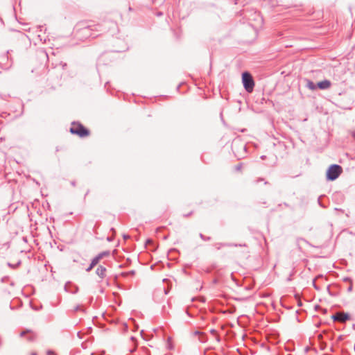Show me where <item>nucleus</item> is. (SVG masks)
I'll list each match as a JSON object with an SVG mask.
<instances>
[{
	"label": "nucleus",
	"mask_w": 355,
	"mask_h": 355,
	"mask_svg": "<svg viewBox=\"0 0 355 355\" xmlns=\"http://www.w3.org/2000/svg\"><path fill=\"white\" fill-rule=\"evenodd\" d=\"M242 83L244 89H253L254 86V81L252 75L247 71L242 73Z\"/></svg>",
	"instance_id": "4"
},
{
	"label": "nucleus",
	"mask_w": 355,
	"mask_h": 355,
	"mask_svg": "<svg viewBox=\"0 0 355 355\" xmlns=\"http://www.w3.org/2000/svg\"><path fill=\"white\" fill-rule=\"evenodd\" d=\"M331 82L328 80L320 81L317 83V86L319 89H327L331 87Z\"/></svg>",
	"instance_id": "7"
},
{
	"label": "nucleus",
	"mask_w": 355,
	"mask_h": 355,
	"mask_svg": "<svg viewBox=\"0 0 355 355\" xmlns=\"http://www.w3.org/2000/svg\"><path fill=\"white\" fill-rule=\"evenodd\" d=\"M97 275L103 278L106 274V269L103 266H99L96 270Z\"/></svg>",
	"instance_id": "9"
},
{
	"label": "nucleus",
	"mask_w": 355,
	"mask_h": 355,
	"mask_svg": "<svg viewBox=\"0 0 355 355\" xmlns=\"http://www.w3.org/2000/svg\"><path fill=\"white\" fill-rule=\"evenodd\" d=\"M70 132L80 137H85L89 135V130L78 122H73L71 125Z\"/></svg>",
	"instance_id": "2"
},
{
	"label": "nucleus",
	"mask_w": 355,
	"mask_h": 355,
	"mask_svg": "<svg viewBox=\"0 0 355 355\" xmlns=\"http://www.w3.org/2000/svg\"><path fill=\"white\" fill-rule=\"evenodd\" d=\"M31 355H37V354L35 352H33V353H31Z\"/></svg>",
	"instance_id": "12"
},
{
	"label": "nucleus",
	"mask_w": 355,
	"mask_h": 355,
	"mask_svg": "<svg viewBox=\"0 0 355 355\" xmlns=\"http://www.w3.org/2000/svg\"><path fill=\"white\" fill-rule=\"evenodd\" d=\"M211 332L212 334H215V333H216V331H215V330H211Z\"/></svg>",
	"instance_id": "11"
},
{
	"label": "nucleus",
	"mask_w": 355,
	"mask_h": 355,
	"mask_svg": "<svg viewBox=\"0 0 355 355\" xmlns=\"http://www.w3.org/2000/svg\"><path fill=\"white\" fill-rule=\"evenodd\" d=\"M303 82L304 83V86L306 87L308 89H316V85L313 81L304 78L303 79Z\"/></svg>",
	"instance_id": "8"
},
{
	"label": "nucleus",
	"mask_w": 355,
	"mask_h": 355,
	"mask_svg": "<svg viewBox=\"0 0 355 355\" xmlns=\"http://www.w3.org/2000/svg\"><path fill=\"white\" fill-rule=\"evenodd\" d=\"M103 31L102 24L95 23L92 20L78 21L75 27L76 36L80 40L96 38L101 35Z\"/></svg>",
	"instance_id": "1"
},
{
	"label": "nucleus",
	"mask_w": 355,
	"mask_h": 355,
	"mask_svg": "<svg viewBox=\"0 0 355 355\" xmlns=\"http://www.w3.org/2000/svg\"><path fill=\"white\" fill-rule=\"evenodd\" d=\"M66 66H67L66 63H64L63 65H62L63 68H64Z\"/></svg>",
	"instance_id": "10"
},
{
	"label": "nucleus",
	"mask_w": 355,
	"mask_h": 355,
	"mask_svg": "<svg viewBox=\"0 0 355 355\" xmlns=\"http://www.w3.org/2000/svg\"><path fill=\"white\" fill-rule=\"evenodd\" d=\"M342 172L343 169L339 165H331L327 171V178L329 180H334L342 173Z\"/></svg>",
	"instance_id": "3"
},
{
	"label": "nucleus",
	"mask_w": 355,
	"mask_h": 355,
	"mask_svg": "<svg viewBox=\"0 0 355 355\" xmlns=\"http://www.w3.org/2000/svg\"><path fill=\"white\" fill-rule=\"evenodd\" d=\"M109 252H102L101 254H99L97 257H96L92 261V263H91V266L89 268V270H90L91 268H92L95 265H96L98 261L105 256H108L109 255Z\"/></svg>",
	"instance_id": "6"
},
{
	"label": "nucleus",
	"mask_w": 355,
	"mask_h": 355,
	"mask_svg": "<svg viewBox=\"0 0 355 355\" xmlns=\"http://www.w3.org/2000/svg\"><path fill=\"white\" fill-rule=\"evenodd\" d=\"M333 319L340 322H345L349 319V315L345 313H338L333 316Z\"/></svg>",
	"instance_id": "5"
}]
</instances>
